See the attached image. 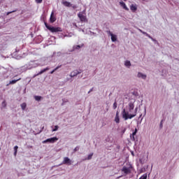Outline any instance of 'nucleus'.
<instances>
[{"label": "nucleus", "instance_id": "nucleus-1", "mask_svg": "<svg viewBox=\"0 0 179 179\" xmlns=\"http://www.w3.org/2000/svg\"><path fill=\"white\" fill-rule=\"evenodd\" d=\"M122 118H124V121H127V120H132L134 117H136V113L134 115H129V113L125 109H123L122 112Z\"/></svg>", "mask_w": 179, "mask_h": 179}, {"label": "nucleus", "instance_id": "nucleus-2", "mask_svg": "<svg viewBox=\"0 0 179 179\" xmlns=\"http://www.w3.org/2000/svg\"><path fill=\"white\" fill-rule=\"evenodd\" d=\"M45 26L48 29V30H50V31H51V33H58L62 31V28L51 27L48 25L47 22H45Z\"/></svg>", "mask_w": 179, "mask_h": 179}, {"label": "nucleus", "instance_id": "nucleus-3", "mask_svg": "<svg viewBox=\"0 0 179 179\" xmlns=\"http://www.w3.org/2000/svg\"><path fill=\"white\" fill-rule=\"evenodd\" d=\"M86 10H84L83 12H80L78 14V17H79L80 22L83 23H87V17L86 15H83V13H85Z\"/></svg>", "mask_w": 179, "mask_h": 179}, {"label": "nucleus", "instance_id": "nucleus-4", "mask_svg": "<svg viewBox=\"0 0 179 179\" xmlns=\"http://www.w3.org/2000/svg\"><path fill=\"white\" fill-rule=\"evenodd\" d=\"M57 141H58V138L52 137V138H48V139L43 141L42 143H47L49 142V143H55V142H57Z\"/></svg>", "mask_w": 179, "mask_h": 179}, {"label": "nucleus", "instance_id": "nucleus-5", "mask_svg": "<svg viewBox=\"0 0 179 179\" xmlns=\"http://www.w3.org/2000/svg\"><path fill=\"white\" fill-rule=\"evenodd\" d=\"M79 73H82V70H80V71L78 70H75L70 73V76L71 78H75V76H78Z\"/></svg>", "mask_w": 179, "mask_h": 179}, {"label": "nucleus", "instance_id": "nucleus-6", "mask_svg": "<svg viewBox=\"0 0 179 179\" xmlns=\"http://www.w3.org/2000/svg\"><path fill=\"white\" fill-rule=\"evenodd\" d=\"M63 164H69V166H71V164H72V161L71 160V159H69L67 157H65L64 158V160L62 162Z\"/></svg>", "mask_w": 179, "mask_h": 179}, {"label": "nucleus", "instance_id": "nucleus-7", "mask_svg": "<svg viewBox=\"0 0 179 179\" xmlns=\"http://www.w3.org/2000/svg\"><path fill=\"white\" fill-rule=\"evenodd\" d=\"M122 171H123V173H124V174H131V169L130 168H127V166H123L122 169Z\"/></svg>", "mask_w": 179, "mask_h": 179}, {"label": "nucleus", "instance_id": "nucleus-8", "mask_svg": "<svg viewBox=\"0 0 179 179\" xmlns=\"http://www.w3.org/2000/svg\"><path fill=\"white\" fill-rule=\"evenodd\" d=\"M47 71H50V67H46L45 69H43L41 71H39L36 75L34 76V78H36V76H38V75H42V73H44V72H47Z\"/></svg>", "mask_w": 179, "mask_h": 179}, {"label": "nucleus", "instance_id": "nucleus-9", "mask_svg": "<svg viewBox=\"0 0 179 179\" xmlns=\"http://www.w3.org/2000/svg\"><path fill=\"white\" fill-rule=\"evenodd\" d=\"M108 34H110V36H111V40L113 43H115V41H117V35L111 33V31H108Z\"/></svg>", "mask_w": 179, "mask_h": 179}, {"label": "nucleus", "instance_id": "nucleus-10", "mask_svg": "<svg viewBox=\"0 0 179 179\" xmlns=\"http://www.w3.org/2000/svg\"><path fill=\"white\" fill-rule=\"evenodd\" d=\"M22 78H17V80H10L9 83L6 85V86H9V85H15V83H16L17 82H19V80H21Z\"/></svg>", "mask_w": 179, "mask_h": 179}, {"label": "nucleus", "instance_id": "nucleus-11", "mask_svg": "<svg viewBox=\"0 0 179 179\" xmlns=\"http://www.w3.org/2000/svg\"><path fill=\"white\" fill-rule=\"evenodd\" d=\"M55 20H57V18L54 16V12H52L50 17V23H54Z\"/></svg>", "mask_w": 179, "mask_h": 179}, {"label": "nucleus", "instance_id": "nucleus-12", "mask_svg": "<svg viewBox=\"0 0 179 179\" xmlns=\"http://www.w3.org/2000/svg\"><path fill=\"white\" fill-rule=\"evenodd\" d=\"M120 6H122V8H123V9H124L125 10H129V8H128V7H127V4H125L124 3V1H120Z\"/></svg>", "mask_w": 179, "mask_h": 179}, {"label": "nucleus", "instance_id": "nucleus-13", "mask_svg": "<svg viewBox=\"0 0 179 179\" xmlns=\"http://www.w3.org/2000/svg\"><path fill=\"white\" fill-rule=\"evenodd\" d=\"M130 9L132 12H136V10L138 9V7L136 6V5L131 4L130 6Z\"/></svg>", "mask_w": 179, "mask_h": 179}, {"label": "nucleus", "instance_id": "nucleus-14", "mask_svg": "<svg viewBox=\"0 0 179 179\" xmlns=\"http://www.w3.org/2000/svg\"><path fill=\"white\" fill-rule=\"evenodd\" d=\"M138 78H141L142 79H146V75L139 72L138 73Z\"/></svg>", "mask_w": 179, "mask_h": 179}, {"label": "nucleus", "instance_id": "nucleus-15", "mask_svg": "<svg viewBox=\"0 0 179 179\" xmlns=\"http://www.w3.org/2000/svg\"><path fill=\"white\" fill-rule=\"evenodd\" d=\"M82 47H83V44L82 45H74L73 47V50H80V48H82Z\"/></svg>", "mask_w": 179, "mask_h": 179}, {"label": "nucleus", "instance_id": "nucleus-16", "mask_svg": "<svg viewBox=\"0 0 179 179\" xmlns=\"http://www.w3.org/2000/svg\"><path fill=\"white\" fill-rule=\"evenodd\" d=\"M63 5L67 8L72 6V5L69 1H64Z\"/></svg>", "mask_w": 179, "mask_h": 179}, {"label": "nucleus", "instance_id": "nucleus-17", "mask_svg": "<svg viewBox=\"0 0 179 179\" xmlns=\"http://www.w3.org/2000/svg\"><path fill=\"white\" fill-rule=\"evenodd\" d=\"M134 108H135V105H134L133 103H129V111H132V110H134Z\"/></svg>", "mask_w": 179, "mask_h": 179}, {"label": "nucleus", "instance_id": "nucleus-18", "mask_svg": "<svg viewBox=\"0 0 179 179\" xmlns=\"http://www.w3.org/2000/svg\"><path fill=\"white\" fill-rule=\"evenodd\" d=\"M17 149H19V147L17 145H15L14 147V156H16V155H17Z\"/></svg>", "mask_w": 179, "mask_h": 179}, {"label": "nucleus", "instance_id": "nucleus-19", "mask_svg": "<svg viewBox=\"0 0 179 179\" xmlns=\"http://www.w3.org/2000/svg\"><path fill=\"white\" fill-rule=\"evenodd\" d=\"M60 66H58L55 69H53L52 71H50V74L52 75V73H54V72H55V71H58V69H59Z\"/></svg>", "mask_w": 179, "mask_h": 179}, {"label": "nucleus", "instance_id": "nucleus-20", "mask_svg": "<svg viewBox=\"0 0 179 179\" xmlns=\"http://www.w3.org/2000/svg\"><path fill=\"white\" fill-rule=\"evenodd\" d=\"M125 66H131V62L127 60L124 63Z\"/></svg>", "mask_w": 179, "mask_h": 179}, {"label": "nucleus", "instance_id": "nucleus-21", "mask_svg": "<svg viewBox=\"0 0 179 179\" xmlns=\"http://www.w3.org/2000/svg\"><path fill=\"white\" fill-rule=\"evenodd\" d=\"M34 99L36 101H40V100H41V96H35Z\"/></svg>", "mask_w": 179, "mask_h": 179}, {"label": "nucleus", "instance_id": "nucleus-22", "mask_svg": "<svg viewBox=\"0 0 179 179\" xmlns=\"http://www.w3.org/2000/svg\"><path fill=\"white\" fill-rule=\"evenodd\" d=\"M26 107H27L26 103H23L21 104L22 110H26Z\"/></svg>", "mask_w": 179, "mask_h": 179}, {"label": "nucleus", "instance_id": "nucleus-23", "mask_svg": "<svg viewBox=\"0 0 179 179\" xmlns=\"http://www.w3.org/2000/svg\"><path fill=\"white\" fill-rule=\"evenodd\" d=\"M115 122L116 124H120V117H115Z\"/></svg>", "mask_w": 179, "mask_h": 179}, {"label": "nucleus", "instance_id": "nucleus-24", "mask_svg": "<svg viewBox=\"0 0 179 179\" xmlns=\"http://www.w3.org/2000/svg\"><path fill=\"white\" fill-rule=\"evenodd\" d=\"M148 178V175L146 173L143 174L140 179H147Z\"/></svg>", "mask_w": 179, "mask_h": 179}, {"label": "nucleus", "instance_id": "nucleus-25", "mask_svg": "<svg viewBox=\"0 0 179 179\" xmlns=\"http://www.w3.org/2000/svg\"><path fill=\"white\" fill-rule=\"evenodd\" d=\"M58 128H59L58 125L55 126V128L52 129V132H55V131H58Z\"/></svg>", "mask_w": 179, "mask_h": 179}, {"label": "nucleus", "instance_id": "nucleus-26", "mask_svg": "<svg viewBox=\"0 0 179 179\" xmlns=\"http://www.w3.org/2000/svg\"><path fill=\"white\" fill-rule=\"evenodd\" d=\"M1 106L3 108H5V107H6V102L5 101H3L1 103Z\"/></svg>", "mask_w": 179, "mask_h": 179}, {"label": "nucleus", "instance_id": "nucleus-27", "mask_svg": "<svg viewBox=\"0 0 179 179\" xmlns=\"http://www.w3.org/2000/svg\"><path fill=\"white\" fill-rule=\"evenodd\" d=\"M92 157H93V153L90 154L87 157V160H90L92 159Z\"/></svg>", "mask_w": 179, "mask_h": 179}, {"label": "nucleus", "instance_id": "nucleus-28", "mask_svg": "<svg viewBox=\"0 0 179 179\" xmlns=\"http://www.w3.org/2000/svg\"><path fill=\"white\" fill-rule=\"evenodd\" d=\"M117 108V101H115L113 103V110H115Z\"/></svg>", "mask_w": 179, "mask_h": 179}, {"label": "nucleus", "instance_id": "nucleus-29", "mask_svg": "<svg viewBox=\"0 0 179 179\" xmlns=\"http://www.w3.org/2000/svg\"><path fill=\"white\" fill-rule=\"evenodd\" d=\"M137 132H138V129H135L134 131L132 134L133 136H135V135H136Z\"/></svg>", "mask_w": 179, "mask_h": 179}, {"label": "nucleus", "instance_id": "nucleus-30", "mask_svg": "<svg viewBox=\"0 0 179 179\" xmlns=\"http://www.w3.org/2000/svg\"><path fill=\"white\" fill-rule=\"evenodd\" d=\"M130 138L132 141H135V136H134L133 134L130 136Z\"/></svg>", "mask_w": 179, "mask_h": 179}, {"label": "nucleus", "instance_id": "nucleus-31", "mask_svg": "<svg viewBox=\"0 0 179 179\" xmlns=\"http://www.w3.org/2000/svg\"><path fill=\"white\" fill-rule=\"evenodd\" d=\"M36 3H41L43 2V0H35Z\"/></svg>", "mask_w": 179, "mask_h": 179}, {"label": "nucleus", "instance_id": "nucleus-32", "mask_svg": "<svg viewBox=\"0 0 179 179\" xmlns=\"http://www.w3.org/2000/svg\"><path fill=\"white\" fill-rule=\"evenodd\" d=\"M78 150H79V147H76L73 150L74 152H78Z\"/></svg>", "mask_w": 179, "mask_h": 179}, {"label": "nucleus", "instance_id": "nucleus-33", "mask_svg": "<svg viewBox=\"0 0 179 179\" xmlns=\"http://www.w3.org/2000/svg\"><path fill=\"white\" fill-rule=\"evenodd\" d=\"M143 34H146L147 37H149V38H152V37H150V36L148 34H147L146 32H143Z\"/></svg>", "mask_w": 179, "mask_h": 179}, {"label": "nucleus", "instance_id": "nucleus-34", "mask_svg": "<svg viewBox=\"0 0 179 179\" xmlns=\"http://www.w3.org/2000/svg\"><path fill=\"white\" fill-rule=\"evenodd\" d=\"M159 127L160 128H163V120L161 121Z\"/></svg>", "mask_w": 179, "mask_h": 179}, {"label": "nucleus", "instance_id": "nucleus-35", "mask_svg": "<svg viewBox=\"0 0 179 179\" xmlns=\"http://www.w3.org/2000/svg\"><path fill=\"white\" fill-rule=\"evenodd\" d=\"M13 12H16V10L8 12V13H7V15H10V13H13Z\"/></svg>", "mask_w": 179, "mask_h": 179}, {"label": "nucleus", "instance_id": "nucleus-36", "mask_svg": "<svg viewBox=\"0 0 179 179\" xmlns=\"http://www.w3.org/2000/svg\"><path fill=\"white\" fill-rule=\"evenodd\" d=\"M93 89H94L93 87L91 88V89L90 90V91L88 92V94H89V93H91V92H93Z\"/></svg>", "mask_w": 179, "mask_h": 179}, {"label": "nucleus", "instance_id": "nucleus-37", "mask_svg": "<svg viewBox=\"0 0 179 179\" xmlns=\"http://www.w3.org/2000/svg\"><path fill=\"white\" fill-rule=\"evenodd\" d=\"M134 111H135V113L136 114V113L138 112V108H136L134 109Z\"/></svg>", "mask_w": 179, "mask_h": 179}, {"label": "nucleus", "instance_id": "nucleus-38", "mask_svg": "<svg viewBox=\"0 0 179 179\" xmlns=\"http://www.w3.org/2000/svg\"><path fill=\"white\" fill-rule=\"evenodd\" d=\"M115 117H120L118 112L116 113V116Z\"/></svg>", "mask_w": 179, "mask_h": 179}, {"label": "nucleus", "instance_id": "nucleus-39", "mask_svg": "<svg viewBox=\"0 0 179 179\" xmlns=\"http://www.w3.org/2000/svg\"><path fill=\"white\" fill-rule=\"evenodd\" d=\"M124 1H127V0H124Z\"/></svg>", "mask_w": 179, "mask_h": 179}]
</instances>
